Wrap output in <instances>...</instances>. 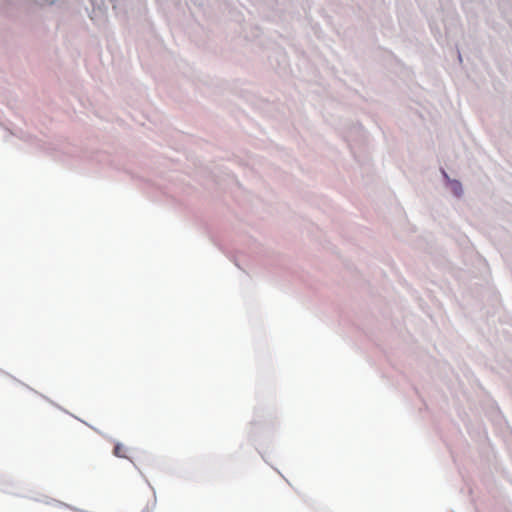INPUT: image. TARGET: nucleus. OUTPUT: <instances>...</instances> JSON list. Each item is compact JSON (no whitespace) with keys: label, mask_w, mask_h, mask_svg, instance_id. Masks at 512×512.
<instances>
[{"label":"nucleus","mask_w":512,"mask_h":512,"mask_svg":"<svg viewBox=\"0 0 512 512\" xmlns=\"http://www.w3.org/2000/svg\"><path fill=\"white\" fill-rule=\"evenodd\" d=\"M144 479H145V482L147 483V485L150 487V489L152 490L153 492V503H152V506H151V509H149L148 506H146L142 512H152L155 507H156V504H157V496H156V490L155 488L151 485V483L148 481V479L144 476Z\"/></svg>","instance_id":"39448f33"},{"label":"nucleus","mask_w":512,"mask_h":512,"mask_svg":"<svg viewBox=\"0 0 512 512\" xmlns=\"http://www.w3.org/2000/svg\"><path fill=\"white\" fill-rule=\"evenodd\" d=\"M44 502L46 504H48V505L54 504V505H57L59 507H66V508L72 509L74 511H78L77 508H74V507L70 506L69 504H66V503H64L62 501H59V500H56V499H53V498L45 497V501Z\"/></svg>","instance_id":"20e7f679"},{"label":"nucleus","mask_w":512,"mask_h":512,"mask_svg":"<svg viewBox=\"0 0 512 512\" xmlns=\"http://www.w3.org/2000/svg\"><path fill=\"white\" fill-rule=\"evenodd\" d=\"M280 426V411L274 401L259 402L249 423L248 437L256 442L262 435L273 434Z\"/></svg>","instance_id":"f257e3e1"},{"label":"nucleus","mask_w":512,"mask_h":512,"mask_svg":"<svg viewBox=\"0 0 512 512\" xmlns=\"http://www.w3.org/2000/svg\"><path fill=\"white\" fill-rule=\"evenodd\" d=\"M94 8L101 9L104 6V0H90ZM110 2H116L117 0H109Z\"/></svg>","instance_id":"0eeeda50"},{"label":"nucleus","mask_w":512,"mask_h":512,"mask_svg":"<svg viewBox=\"0 0 512 512\" xmlns=\"http://www.w3.org/2000/svg\"><path fill=\"white\" fill-rule=\"evenodd\" d=\"M0 372H2V370H1V369H0ZM3 373H4V371H3ZM5 374H6V375H8V376H10L11 378L13 377V376H11L10 374H8V373H6V372H5Z\"/></svg>","instance_id":"9b49d317"},{"label":"nucleus","mask_w":512,"mask_h":512,"mask_svg":"<svg viewBox=\"0 0 512 512\" xmlns=\"http://www.w3.org/2000/svg\"><path fill=\"white\" fill-rule=\"evenodd\" d=\"M440 170H441V174H442V176H443V178H444V180H445V182L447 184L448 183V178H450V177H449L448 173L443 168H441Z\"/></svg>","instance_id":"6e6552de"},{"label":"nucleus","mask_w":512,"mask_h":512,"mask_svg":"<svg viewBox=\"0 0 512 512\" xmlns=\"http://www.w3.org/2000/svg\"><path fill=\"white\" fill-rule=\"evenodd\" d=\"M124 448V445L117 441L114 445V448H113V455L118 457V458H125V459H129L126 455L124 454H121V450Z\"/></svg>","instance_id":"423d86ee"},{"label":"nucleus","mask_w":512,"mask_h":512,"mask_svg":"<svg viewBox=\"0 0 512 512\" xmlns=\"http://www.w3.org/2000/svg\"><path fill=\"white\" fill-rule=\"evenodd\" d=\"M13 380H15L16 382L20 383L21 385L25 386L27 389L33 391L34 393L38 394L39 396H41L44 400H46L48 403H50L51 405L55 406L56 408L60 409L61 411L65 412V413H68L70 414L67 410L63 409L60 405L56 404L54 401H52L50 398H48L47 396L37 392L36 390H34L33 388H31L30 386H28L27 384L21 382L20 380L16 379L15 377H12Z\"/></svg>","instance_id":"7ed1b4c3"},{"label":"nucleus","mask_w":512,"mask_h":512,"mask_svg":"<svg viewBox=\"0 0 512 512\" xmlns=\"http://www.w3.org/2000/svg\"><path fill=\"white\" fill-rule=\"evenodd\" d=\"M3 491H4L5 493H9V494H12V493H13V491H12V490H10V489H8V488H4V489H3Z\"/></svg>","instance_id":"9d476101"},{"label":"nucleus","mask_w":512,"mask_h":512,"mask_svg":"<svg viewBox=\"0 0 512 512\" xmlns=\"http://www.w3.org/2000/svg\"><path fill=\"white\" fill-rule=\"evenodd\" d=\"M447 186L450 188L453 195L457 198H460L464 193L463 185L459 179L448 178Z\"/></svg>","instance_id":"f03ea898"},{"label":"nucleus","mask_w":512,"mask_h":512,"mask_svg":"<svg viewBox=\"0 0 512 512\" xmlns=\"http://www.w3.org/2000/svg\"><path fill=\"white\" fill-rule=\"evenodd\" d=\"M0 372H2V370H1V369H0ZM3 373H4V371H3ZM5 374H6V375H8V376H10L11 378L13 377V376H11L10 374H8V373H6V372H5Z\"/></svg>","instance_id":"f8f14e48"},{"label":"nucleus","mask_w":512,"mask_h":512,"mask_svg":"<svg viewBox=\"0 0 512 512\" xmlns=\"http://www.w3.org/2000/svg\"><path fill=\"white\" fill-rule=\"evenodd\" d=\"M257 450H258V453L260 454V456L262 457V459H263L266 463H268V460H267L266 454H265L264 452L260 451L258 448H257Z\"/></svg>","instance_id":"1a4fd4ad"}]
</instances>
